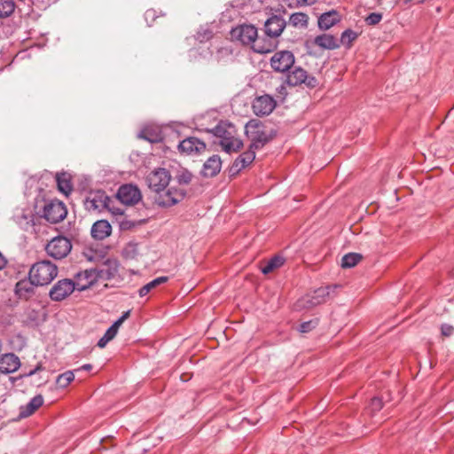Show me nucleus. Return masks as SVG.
Returning <instances> with one entry per match:
<instances>
[{
    "label": "nucleus",
    "mask_w": 454,
    "mask_h": 454,
    "mask_svg": "<svg viewBox=\"0 0 454 454\" xmlns=\"http://www.w3.org/2000/svg\"><path fill=\"white\" fill-rule=\"evenodd\" d=\"M211 132L220 139L219 145L225 153L238 152L243 147L242 140L237 137L235 126L230 122L221 121L211 129Z\"/></svg>",
    "instance_id": "obj_1"
},
{
    "label": "nucleus",
    "mask_w": 454,
    "mask_h": 454,
    "mask_svg": "<svg viewBox=\"0 0 454 454\" xmlns=\"http://www.w3.org/2000/svg\"><path fill=\"white\" fill-rule=\"evenodd\" d=\"M245 133L251 142L249 147L254 151L262 149L265 145L270 143L277 134L273 129L268 132L263 123L257 119H252L246 124Z\"/></svg>",
    "instance_id": "obj_2"
},
{
    "label": "nucleus",
    "mask_w": 454,
    "mask_h": 454,
    "mask_svg": "<svg viewBox=\"0 0 454 454\" xmlns=\"http://www.w3.org/2000/svg\"><path fill=\"white\" fill-rule=\"evenodd\" d=\"M58 267L48 260L34 263L29 270V278L35 286L49 285L58 276Z\"/></svg>",
    "instance_id": "obj_3"
},
{
    "label": "nucleus",
    "mask_w": 454,
    "mask_h": 454,
    "mask_svg": "<svg viewBox=\"0 0 454 454\" xmlns=\"http://www.w3.org/2000/svg\"><path fill=\"white\" fill-rule=\"evenodd\" d=\"M339 287L337 285L322 286L312 293L307 294L295 303L296 309H309L319 304L325 303Z\"/></svg>",
    "instance_id": "obj_4"
},
{
    "label": "nucleus",
    "mask_w": 454,
    "mask_h": 454,
    "mask_svg": "<svg viewBox=\"0 0 454 454\" xmlns=\"http://www.w3.org/2000/svg\"><path fill=\"white\" fill-rule=\"evenodd\" d=\"M71 249V240L61 235L53 238L45 247L48 255L57 260L67 256Z\"/></svg>",
    "instance_id": "obj_5"
},
{
    "label": "nucleus",
    "mask_w": 454,
    "mask_h": 454,
    "mask_svg": "<svg viewBox=\"0 0 454 454\" xmlns=\"http://www.w3.org/2000/svg\"><path fill=\"white\" fill-rule=\"evenodd\" d=\"M286 82L289 86L304 84L307 88L313 89L318 84L316 77L309 75L307 71L300 67H295L286 75Z\"/></svg>",
    "instance_id": "obj_6"
},
{
    "label": "nucleus",
    "mask_w": 454,
    "mask_h": 454,
    "mask_svg": "<svg viewBox=\"0 0 454 454\" xmlns=\"http://www.w3.org/2000/svg\"><path fill=\"white\" fill-rule=\"evenodd\" d=\"M76 289L74 280L60 279L56 282L49 292L50 298L54 301H61L68 297Z\"/></svg>",
    "instance_id": "obj_7"
},
{
    "label": "nucleus",
    "mask_w": 454,
    "mask_h": 454,
    "mask_svg": "<svg viewBox=\"0 0 454 454\" xmlns=\"http://www.w3.org/2000/svg\"><path fill=\"white\" fill-rule=\"evenodd\" d=\"M67 214L65 204L59 200H51L43 207V217L51 223L62 221Z\"/></svg>",
    "instance_id": "obj_8"
},
{
    "label": "nucleus",
    "mask_w": 454,
    "mask_h": 454,
    "mask_svg": "<svg viewBox=\"0 0 454 454\" xmlns=\"http://www.w3.org/2000/svg\"><path fill=\"white\" fill-rule=\"evenodd\" d=\"M231 36L233 41L248 45L255 42L257 38V29L253 25H240L231 29Z\"/></svg>",
    "instance_id": "obj_9"
},
{
    "label": "nucleus",
    "mask_w": 454,
    "mask_h": 454,
    "mask_svg": "<svg viewBox=\"0 0 454 454\" xmlns=\"http://www.w3.org/2000/svg\"><path fill=\"white\" fill-rule=\"evenodd\" d=\"M186 195L183 189L170 188L162 192L157 193L155 202L161 207H168L174 206L180 202Z\"/></svg>",
    "instance_id": "obj_10"
},
{
    "label": "nucleus",
    "mask_w": 454,
    "mask_h": 454,
    "mask_svg": "<svg viewBox=\"0 0 454 454\" xmlns=\"http://www.w3.org/2000/svg\"><path fill=\"white\" fill-rule=\"evenodd\" d=\"M170 174L165 168H158L147 176V183L156 193L164 192L170 181Z\"/></svg>",
    "instance_id": "obj_11"
},
{
    "label": "nucleus",
    "mask_w": 454,
    "mask_h": 454,
    "mask_svg": "<svg viewBox=\"0 0 454 454\" xmlns=\"http://www.w3.org/2000/svg\"><path fill=\"white\" fill-rule=\"evenodd\" d=\"M117 199L124 205L133 206L142 199V194L137 186L128 184L121 185L116 194Z\"/></svg>",
    "instance_id": "obj_12"
},
{
    "label": "nucleus",
    "mask_w": 454,
    "mask_h": 454,
    "mask_svg": "<svg viewBox=\"0 0 454 454\" xmlns=\"http://www.w3.org/2000/svg\"><path fill=\"white\" fill-rule=\"evenodd\" d=\"M294 64V56L289 51H280L276 52L270 59V66L279 73L288 71Z\"/></svg>",
    "instance_id": "obj_13"
},
{
    "label": "nucleus",
    "mask_w": 454,
    "mask_h": 454,
    "mask_svg": "<svg viewBox=\"0 0 454 454\" xmlns=\"http://www.w3.org/2000/svg\"><path fill=\"white\" fill-rule=\"evenodd\" d=\"M275 99L270 95L256 97L252 104V109L256 116H267L272 113L276 107Z\"/></svg>",
    "instance_id": "obj_14"
},
{
    "label": "nucleus",
    "mask_w": 454,
    "mask_h": 454,
    "mask_svg": "<svg viewBox=\"0 0 454 454\" xmlns=\"http://www.w3.org/2000/svg\"><path fill=\"white\" fill-rule=\"evenodd\" d=\"M109 202H112V199L107 196L104 192L98 191L90 193L84 200V207L89 211H101L109 207Z\"/></svg>",
    "instance_id": "obj_15"
},
{
    "label": "nucleus",
    "mask_w": 454,
    "mask_h": 454,
    "mask_svg": "<svg viewBox=\"0 0 454 454\" xmlns=\"http://www.w3.org/2000/svg\"><path fill=\"white\" fill-rule=\"evenodd\" d=\"M76 289L84 291L94 285L98 279L95 268L79 271L74 276Z\"/></svg>",
    "instance_id": "obj_16"
},
{
    "label": "nucleus",
    "mask_w": 454,
    "mask_h": 454,
    "mask_svg": "<svg viewBox=\"0 0 454 454\" xmlns=\"http://www.w3.org/2000/svg\"><path fill=\"white\" fill-rule=\"evenodd\" d=\"M255 159V151L251 147L241 153L229 168V176L238 175L243 168L251 164Z\"/></svg>",
    "instance_id": "obj_17"
},
{
    "label": "nucleus",
    "mask_w": 454,
    "mask_h": 454,
    "mask_svg": "<svg viewBox=\"0 0 454 454\" xmlns=\"http://www.w3.org/2000/svg\"><path fill=\"white\" fill-rule=\"evenodd\" d=\"M286 26L283 17L272 15L264 23V32L267 36L271 38L278 37Z\"/></svg>",
    "instance_id": "obj_18"
},
{
    "label": "nucleus",
    "mask_w": 454,
    "mask_h": 454,
    "mask_svg": "<svg viewBox=\"0 0 454 454\" xmlns=\"http://www.w3.org/2000/svg\"><path fill=\"white\" fill-rule=\"evenodd\" d=\"M98 279L109 280L114 278L119 270V263L115 259H106L98 268H95Z\"/></svg>",
    "instance_id": "obj_19"
},
{
    "label": "nucleus",
    "mask_w": 454,
    "mask_h": 454,
    "mask_svg": "<svg viewBox=\"0 0 454 454\" xmlns=\"http://www.w3.org/2000/svg\"><path fill=\"white\" fill-rule=\"evenodd\" d=\"M222 168V160L217 154L209 157L203 164L201 176L204 177H214L219 174Z\"/></svg>",
    "instance_id": "obj_20"
},
{
    "label": "nucleus",
    "mask_w": 454,
    "mask_h": 454,
    "mask_svg": "<svg viewBox=\"0 0 454 454\" xmlns=\"http://www.w3.org/2000/svg\"><path fill=\"white\" fill-rule=\"evenodd\" d=\"M205 148V143L194 137H187L181 141L178 145L179 151L186 154H192V153H200L204 151Z\"/></svg>",
    "instance_id": "obj_21"
},
{
    "label": "nucleus",
    "mask_w": 454,
    "mask_h": 454,
    "mask_svg": "<svg viewBox=\"0 0 454 454\" xmlns=\"http://www.w3.org/2000/svg\"><path fill=\"white\" fill-rule=\"evenodd\" d=\"M20 366L19 357L13 353H7L0 357V372L12 373L17 371Z\"/></svg>",
    "instance_id": "obj_22"
},
{
    "label": "nucleus",
    "mask_w": 454,
    "mask_h": 454,
    "mask_svg": "<svg viewBox=\"0 0 454 454\" xmlns=\"http://www.w3.org/2000/svg\"><path fill=\"white\" fill-rule=\"evenodd\" d=\"M90 233L93 239L103 240L112 233V226L107 220H98L92 224Z\"/></svg>",
    "instance_id": "obj_23"
},
{
    "label": "nucleus",
    "mask_w": 454,
    "mask_h": 454,
    "mask_svg": "<svg viewBox=\"0 0 454 454\" xmlns=\"http://www.w3.org/2000/svg\"><path fill=\"white\" fill-rule=\"evenodd\" d=\"M312 43L318 46L322 50H336L340 48L339 40L333 35L322 34L317 35Z\"/></svg>",
    "instance_id": "obj_24"
},
{
    "label": "nucleus",
    "mask_w": 454,
    "mask_h": 454,
    "mask_svg": "<svg viewBox=\"0 0 454 454\" xmlns=\"http://www.w3.org/2000/svg\"><path fill=\"white\" fill-rule=\"evenodd\" d=\"M340 21L339 13L332 10L320 15L317 20L318 27L321 30H327Z\"/></svg>",
    "instance_id": "obj_25"
},
{
    "label": "nucleus",
    "mask_w": 454,
    "mask_h": 454,
    "mask_svg": "<svg viewBox=\"0 0 454 454\" xmlns=\"http://www.w3.org/2000/svg\"><path fill=\"white\" fill-rule=\"evenodd\" d=\"M56 182L59 191L66 196L69 195L73 192L72 176L69 173H57Z\"/></svg>",
    "instance_id": "obj_26"
},
{
    "label": "nucleus",
    "mask_w": 454,
    "mask_h": 454,
    "mask_svg": "<svg viewBox=\"0 0 454 454\" xmlns=\"http://www.w3.org/2000/svg\"><path fill=\"white\" fill-rule=\"evenodd\" d=\"M43 404V397L41 395L34 396L26 406L20 407V417L27 418L32 415Z\"/></svg>",
    "instance_id": "obj_27"
},
{
    "label": "nucleus",
    "mask_w": 454,
    "mask_h": 454,
    "mask_svg": "<svg viewBox=\"0 0 454 454\" xmlns=\"http://www.w3.org/2000/svg\"><path fill=\"white\" fill-rule=\"evenodd\" d=\"M13 219L17 223V224L26 231H28L30 229H32L35 224L34 215L31 213H18L13 216Z\"/></svg>",
    "instance_id": "obj_28"
},
{
    "label": "nucleus",
    "mask_w": 454,
    "mask_h": 454,
    "mask_svg": "<svg viewBox=\"0 0 454 454\" xmlns=\"http://www.w3.org/2000/svg\"><path fill=\"white\" fill-rule=\"evenodd\" d=\"M286 259L284 256L280 254H276L272 258H270L268 262H265L263 266H262L261 270L263 274H269L272 272L274 270L280 268L284 265Z\"/></svg>",
    "instance_id": "obj_29"
},
{
    "label": "nucleus",
    "mask_w": 454,
    "mask_h": 454,
    "mask_svg": "<svg viewBox=\"0 0 454 454\" xmlns=\"http://www.w3.org/2000/svg\"><path fill=\"white\" fill-rule=\"evenodd\" d=\"M35 286V283H32V281L29 280H20L16 284L15 291L16 294L20 297H25L27 298L30 294L34 293V286Z\"/></svg>",
    "instance_id": "obj_30"
},
{
    "label": "nucleus",
    "mask_w": 454,
    "mask_h": 454,
    "mask_svg": "<svg viewBox=\"0 0 454 454\" xmlns=\"http://www.w3.org/2000/svg\"><path fill=\"white\" fill-rule=\"evenodd\" d=\"M16 9L14 0H0V19L11 17Z\"/></svg>",
    "instance_id": "obj_31"
},
{
    "label": "nucleus",
    "mask_w": 454,
    "mask_h": 454,
    "mask_svg": "<svg viewBox=\"0 0 454 454\" xmlns=\"http://www.w3.org/2000/svg\"><path fill=\"white\" fill-rule=\"evenodd\" d=\"M168 278L166 276H161L154 278L153 280L150 281L146 285L143 286L139 291L138 294L141 297L145 296L151 290L157 287L158 286L164 284L168 281Z\"/></svg>",
    "instance_id": "obj_32"
},
{
    "label": "nucleus",
    "mask_w": 454,
    "mask_h": 454,
    "mask_svg": "<svg viewBox=\"0 0 454 454\" xmlns=\"http://www.w3.org/2000/svg\"><path fill=\"white\" fill-rule=\"evenodd\" d=\"M309 16L304 12L293 13L289 18V23L294 27H307Z\"/></svg>",
    "instance_id": "obj_33"
},
{
    "label": "nucleus",
    "mask_w": 454,
    "mask_h": 454,
    "mask_svg": "<svg viewBox=\"0 0 454 454\" xmlns=\"http://www.w3.org/2000/svg\"><path fill=\"white\" fill-rule=\"evenodd\" d=\"M362 255L357 253H348L345 254L341 259L342 268H352L356 266L361 260Z\"/></svg>",
    "instance_id": "obj_34"
},
{
    "label": "nucleus",
    "mask_w": 454,
    "mask_h": 454,
    "mask_svg": "<svg viewBox=\"0 0 454 454\" xmlns=\"http://www.w3.org/2000/svg\"><path fill=\"white\" fill-rule=\"evenodd\" d=\"M358 37V34L350 28L346 29L342 32L340 39L339 41L340 45L342 44L347 48H350L353 42Z\"/></svg>",
    "instance_id": "obj_35"
},
{
    "label": "nucleus",
    "mask_w": 454,
    "mask_h": 454,
    "mask_svg": "<svg viewBox=\"0 0 454 454\" xmlns=\"http://www.w3.org/2000/svg\"><path fill=\"white\" fill-rule=\"evenodd\" d=\"M74 380V373L73 371H67L59 374L56 379V384L59 387H67Z\"/></svg>",
    "instance_id": "obj_36"
},
{
    "label": "nucleus",
    "mask_w": 454,
    "mask_h": 454,
    "mask_svg": "<svg viewBox=\"0 0 454 454\" xmlns=\"http://www.w3.org/2000/svg\"><path fill=\"white\" fill-rule=\"evenodd\" d=\"M139 137L149 141L151 143H156L160 140V134L157 131H154L151 129H144L139 133Z\"/></svg>",
    "instance_id": "obj_37"
},
{
    "label": "nucleus",
    "mask_w": 454,
    "mask_h": 454,
    "mask_svg": "<svg viewBox=\"0 0 454 454\" xmlns=\"http://www.w3.org/2000/svg\"><path fill=\"white\" fill-rule=\"evenodd\" d=\"M116 334L117 333L109 327L98 341V347L101 348H105L106 344L116 336Z\"/></svg>",
    "instance_id": "obj_38"
},
{
    "label": "nucleus",
    "mask_w": 454,
    "mask_h": 454,
    "mask_svg": "<svg viewBox=\"0 0 454 454\" xmlns=\"http://www.w3.org/2000/svg\"><path fill=\"white\" fill-rule=\"evenodd\" d=\"M317 325H318L317 318L311 319L309 321L302 322L300 325L298 330H299V332H301L302 333H307L311 332L313 329H315L317 326Z\"/></svg>",
    "instance_id": "obj_39"
},
{
    "label": "nucleus",
    "mask_w": 454,
    "mask_h": 454,
    "mask_svg": "<svg viewBox=\"0 0 454 454\" xmlns=\"http://www.w3.org/2000/svg\"><path fill=\"white\" fill-rule=\"evenodd\" d=\"M382 17V13L372 12L364 19V21L369 26H375L381 21Z\"/></svg>",
    "instance_id": "obj_40"
},
{
    "label": "nucleus",
    "mask_w": 454,
    "mask_h": 454,
    "mask_svg": "<svg viewBox=\"0 0 454 454\" xmlns=\"http://www.w3.org/2000/svg\"><path fill=\"white\" fill-rule=\"evenodd\" d=\"M192 175L188 170H184L176 176V180L179 184H188L191 183Z\"/></svg>",
    "instance_id": "obj_41"
},
{
    "label": "nucleus",
    "mask_w": 454,
    "mask_h": 454,
    "mask_svg": "<svg viewBox=\"0 0 454 454\" xmlns=\"http://www.w3.org/2000/svg\"><path fill=\"white\" fill-rule=\"evenodd\" d=\"M157 18L158 14L156 10L154 9H149L145 13V20L147 22L148 26H152Z\"/></svg>",
    "instance_id": "obj_42"
},
{
    "label": "nucleus",
    "mask_w": 454,
    "mask_h": 454,
    "mask_svg": "<svg viewBox=\"0 0 454 454\" xmlns=\"http://www.w3.org/2000/svg\"><path fill=\"white\" fill-rule=\"evenodd\" d=\"M382 401L379 397H374L371 400L370 408L372 411H379L382 408Z\"/></svg>",
    "instance_id": "obj_43"
},
{
    "label": "nucleus",
    "mask_w": 454,
    "mask_h": 454,
    "mask_svg": "<svg viewBox=\"0 0 454 454\" xmlns=\"http://www.w3.org/2000/svg\"><path fill=\"white\" fill-rule=\"evenodd\" d=\"M441 333L445 337H450L454 333V327L448 324H443L441 326Z\"/></svg>",
    "instance_id": "obj_44"
},
{
    "label": "nucleus",
    "mask_w": 454,
    "mask_h": 454,
    "mask_svg": "<svg viewBox=\"0 0 454 454\" xmlns=\"http://www.w3.org/2000/svg\"><path fill=\"white\" fill-rule=\"evenodd\" d=\"M123 253L127 255V256H130V257H134L136 254H137V245L136 244H129Z\"/></svg>",
    "instance_id": "obj_45"
},
{
    "label": "nucleus",
    "mask_w": 454,
    "mask_h": 454,
    "mask_svg": "<svg viewBox=\"0 0 454 454\" xmlns=\"http://www.w3.org/2000/svg\"><path fill=\"white\" fill-rule=\"evenodd\" d=\"M113 200L112 202H109V207H106L105 209H107L109 212H111L114 215H123V210L119 208V207H115L114 206H113Z\"/></svg>",
    "instance_id": "obj_46"
},
{
    "label": "nucleus",
    "mask_w": 454,
    "mask_h": 454,
    "mask_svg": "<svg viewBox=\"0 0 454 454\" xmlns=\"http://www.w3.org/2000/svg\"><path fill=\"white\" fill-rule=\"evenodd\" d=\"M135 226V223L127 219H123L120 222V228L122 231H127Z\"/></svg>",
    "instance_id": "obj_47"
},
{
    "label": "nucleus",
    "mask_w": 454,
    "mask_h": 454,
    "mask_svg": "<svg viewBox=\"0 0 454 454\" xmlns=\"http://www.w3.org/2000/svg\"><path fill=\"white\" fill-rule=\"evenodd\" d=\"M44 368L43 367L42 363H39L33 370L29 371L28 372L25 373L23 377H31L37 373L38 372L43 371Z\"/></svg>",
    "instance_id": "obj_48"
},
{
    "label": "nucleus",
    "mask_w": 454,
    "mask_h": 454,
    "mask_svg": "<svg viewBox=\"0 0 454 454\" xmlns=\"http://www.w3.org/2000/svg\"><path fill=\"white\" fill-rule=\"evenodd\" d=\"M211 37H212V32L209 30L205 31V33L203 35H201L200 33H198V36H197L198 40H200V42L209 40Z\"/></svg>",
    "instance_id": "obj_49"
},
{
    "label": "nucleus",
    "mask_w": 454,
    "mask_h": 454,
    "mask_svg": "<svg viewBox=\"0 0 454 454\" xmlns=\"http://www.w3.org/2000/svg\"><path fill=\"white\" fill-rule=\"evenodd\" d=\"M253 49L254 51L259 52V53H266V52L270 51V48H266L264 46H259L256 44L253 46Z\"/></svg>",
    "instance_id": "obj_50"
},
{
    "label": "nucleus",
    "mask_w": 454,
    "mask_h": 454,
    "mask_svg": "<svg viewBox=\"0 0 454 454\" xmlns=\"http://www.w3.org/2000/svg\"><path fill=\"white\" fill-rule=\"evenodd\" d=\"M123 321L120 319V317L110 326L112 330H114L116 333H118V330L120 326L122 325Z\"/></svg>",
    "instance_id": "obj_51"
},
{
    "label": "nucleus",
    "mask_w": 454,
    "mask_h": 454,
    "mask_svg": "<svg viewBox=\"0 0 454 454\" xmlns=\"http://www.w3.org/2000/svg\"><path fill=\"white\" fill-rule=\"evenodd\" d=\"M6 262H7L6 259L0 253V270L5 266Z\"/></svg>",
    "instance_id": "obj_52"
},
{
    "label": "nucleus",
    "mask_w": 454,
    "mask_h": 454,
    "mask_svg": "<svg viewBox=\"0 0 454 454\" xmlns=\"http://www.w3.org/2000/svg\"><path fill=\"white\" fill-rule=\"evenodd\" d=\"M92 369V365L90 364H83L82 367H80L79 369H77V371H80V370H84V371H90Z\"/></svg>",
    "instance_id": "obj_53"
},
{
    "label": "nucleus",
    "mask_w": 454,
    "mask_h": 454,
    "mask_svg": "<svg viewBox=\"0 0 454 454\" xmlns=\"http://www.w3.org/2000/svg\"><path fill=\"white\" fill-rule=\"evenodd\" d=\"M297 3L301 5L302 4H314V1H309V0H297Z\"/></svg>",
    "instance_id": "obj_54"
},
{
    "label": "nucleus",
    "mask_w": 454,
    "mask_h": 454,
    "mask_svg": "<svg viewBox=\"0 0 454 454\" xmlns=\"http://www.w3.org/2000/svg\"><path fill=\"white\" fill-rule=\"evenodd\" d=\"M129 313L130 311L128 310V311H125L121 317H120V319H121L123 322L129 317Z\"/></svg>",
    "instance_id": "obj_55"
},
{
    "label": "nucleus",
    "mask_w": 454,
    "mask_h": 454,
    "mask_svg": "<svg viewBox=\"0 0 454 454\" xmlns=\"http://www.w3.org/2000/svg\"><path fill=\"white\" fill-rule=\"evenodd\" d=\"M84 255L87 257V259H88L89 261H92V260H93L92 256H90V255H89V254H85V253H84Z\"/></svg>",
    "instance_id": "obj_56"
},
{
    "label": "nucleus",
    "mask_w": 454,
    "mask_h": 454,
    "mask_svg": "<svg viewBox=\"0 0 454 454\" xmlns=\"http://www.w3.org/2000/svg\"><path fill=\"white\" fill-rule=\"evenodd\" d=\"M313 1L315 2L316 0H313Z\"/></svg>",
    "instance_id": "obj_57"
}]
</instances>
